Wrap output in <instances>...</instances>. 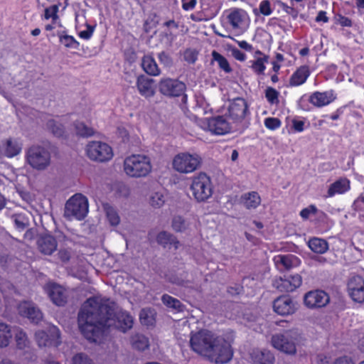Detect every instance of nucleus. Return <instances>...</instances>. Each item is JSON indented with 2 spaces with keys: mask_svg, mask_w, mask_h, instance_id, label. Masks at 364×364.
Returning a JSON list of instances; mask_svg holds the SVG:
<instances>
[{
  "mask_svg": "<svg viewBox=\"0 0 364 364\" xmlns=\"http://www.w3.org/2000/svg\"><path fill=\"white\" fill-rule=\"evenodd\" d=\"M246 16V12L241 9H233L230 14L228 15L227 18L228 19V22L231 25L233 29H237L240 27L242 23L243 22Z\"/></svg>",
  "mask_w": 364,
  "mask_h": 364,
  "instance_id": "c85d7f7f",
  "label": "nucleus"
},
{
  "mask_svg": "<svg viewBox=\"0 0 364 364\" xmlns=\"http://www.w3.org/2000/svg\"><path fill=\"white\" fill-rule=\"evenodd\" d=\"M274 311L279 315L287 316L294 314L296 309V303L289 296H282L273 302Z\"/></svg>",
  "mask_w": 364,
  "mask_h": 364,
  "instance_id": "dca6fc26",
  "label": "nucleus"
},
{
  "mask_svg": "<svg viewBox=\"0 0 364 364\" xmlns=\"http://www.w3.org/2000/svg\"><path fill=\"white\" fill-rule=\"evenodd\" d=\"M302 335L298 329H291L272 337V344L277 350L289 355H295L296 346L301 343Z\"/></svg>",
  "mask_w": 364,
  "mask_h": 364,
  "instance_id": "20e7f679",
  "label": "nucleus"
},
{
  "mask_svg": "<svg viewBox=\"0 0 364 364\" xmlns=\"http://www.w3.org/2000/svg\"><path fill=\"white\" fill-rule=\"evenodd\" d=\"M310 75L309 67L303 65L299 67L291 76L289 85L291 86H299L304 84Z\"/></svg>",
  "mask_w": 364,
  "mask_h": 364,
  "instance_id": "393cba45",
  "label": "nucleus"
},
{
  "mask_svg": "<svg viewBox=\"0 0 364 364\" xmlns=\"http://www.w3.org/2000/svg\"><path fill=\"white\" fill-rule=\"evenodd\" d=\"M316 361L317 364H328L329 363L328 358L323 354L318 355Z\"/></svg>",
  "mask_w": 364,
  "mask_h": 364,
  "instance_id": "338daca9",
  "label": "nucleus"
},
{
  "mask_svg": "<svg viewBox=\"0 0 364 364\" xmlns=\"http://www.w3.org/2000/svg\"><path fill=\"white\" fill-rule=\"evenodd\" d=\"M58 7L57 5H53L50 7H48L45 9L44 16L46 19H49L52 18L53 21H55L58 16Z\"/></svg>",
  "mask_w": 364,
  "mask_h": 364,
  "instance_id": "3c124183",
  "label": "nucleus"
},
{
  "mask_svg": "<svg viewBox=\"0 0 364 364\" xmlns=\"http://www.w3.org/2000/svg\"><path fill=\"white\" fill-rule=\"evenodd\" d=\"M317 210V208L314 205H311L309 207L301 210L300 212V215L304 219H308L311 214H316Z\"/></svg>",
  "mask_w": 364,
  "mask_h": 364,
  "instance_id": "5fc2aeb1",
  "label": "nucleus"
},
{
  "mask_svg": "<svg viewBox=\"0 0 364 364\" xmlns=\"http://www.w3.org/2000/svg\"><path fill=\"white\" fill-rule=\"evenodd\" d=\"M269 59L268 55H264L263 57H259L255 60L252 61L251 68L257 75H262L265 70L266 66L265 63H267Z\"/></svg>",
  "mask_w": 364,
  "mask_h": 364,
  "instance_id": "a19ab883",
  "label": "nucleus"
},
{
  "mask_svg": "<svg viewBox=\"0 0 364 364\" xmlns=\"http://www.w3.org/2000/svg\"><path fill=\"white\" fill-rule=\"evenodd\" d=\"M247 112V104L244 99L240 97L234 99L228 107V115L235 122L243 120Z\"/></svg>",
  "mask_w": 364,
  "mask_h": 364,
  "instance_id": "4468645a",
  "label": "nucleus"
},
{
  "mask_svg": "<svg viewBox=\"0 0 364 364\" xmlns=\"http://www.w3.org/2000/svg\"><path fill=\"white\" fill-rule=\"evenodd\" d=\"M158 87L159 92L168 97H179L184 94L186 89L185 83L170 77L161 78Z\"/></svg>",
  "mask_w": 364,
  "mask_h": 364,
  "instance_id": "9d476101",
  "label": "nucleus"
},
{
  "mask_svg": "<svg viewBox=\"0 0 364 364\" xmlns=\"http://www.w3.org/2000/svg\"><path fill=\"white\" fill-rule=\"evenodd\" d=\"M132 347L140 351L147 349L149 346L148 338L142 334H135L131 339Z\"/></svg>",
  "mask_w": 364,
  "mask_h": 364,
  "instance_id": "72a5a7b5",
  "label": "nucleus"
},
{
  "mask_svg": "<svg viewBox=\"0 0 364 364\" xmlns=\"http://www.w3.org/2000/svg\"><path fill=\"white\" fill-rule=\"evenodd\" d=\"M273 286L281 292H291L295 290L287 278L280 277L275 279Z\"/></svg>",
  "mask_w": 364,
  "mask_h": 364,
  "instance_id": "4c0bfd02",
  "label": "nucleus"
},
{
  "mask_svg": "<svg viewBox=\"0 0 364 364\" xmlns=\"http://www.w3.org/2000/svg\"><path fill=\"white\" fill-rule=\"evenodd\" d=\"M333 364H354L350 359L343 357L337 359Z\"/></svg>",
  "mask_w": 364,
  "mask_h": 364,
  "instance_id": "774afa93",
  "label": "nucleus"
},
{
  "mask_svg": "<svg viewBox=\"0 0 364 364\" xmlns=\"http://www.w3.org/2000/svg\"><path fill=\"white\" fill-rule=\"evenodd\" d=\"M196 0H182V8L185 11L192 10L196 5Z\"/></svg>",
  "mask_w": 364,
  "mask_h": 364,
  "instance_id": "052dcab7",
  "label": "nucleus"
},
{
  "mask_svg": "<svg viewBox=\"0 0 364 364\" xmlns=\"http://www.w3.org/2000/svg\"><path fill=\"white\" fill-rule=\"evenodd\" d=\"M350 189V181L347 178H340L331 184L327 192L328 197L336 194H343Z\"/></svg>",
  "mask_w": 364,
  "mask_h": 364,
  "instance_id": "bb28decb",
  "label": "nucleus"
},
{
  "mask_svg": "<svg viewBox=\"0 0 364 364\" xmlns=\"http://www.w3.org/2000/svg\"><path fill=\"white\" fill-rule=\"evenodd\" d=\"M88 213L87 198L81 193L73 196L65 203L64 216L72 220H78L84 219Z\"/></svg>",
  "mask_w": 364,
  "mask_h": 364,
  "instance_id": "423d86ee",
  "label": "nucleus"
},
{
  "mask_svg": "<svg viewBox=\"0 0 364 364\" xmlns=\"http://www.w3.org/2000/svg\"><path fill=\"white\" fill-rule=\"evenodd\" d=\"M60 43L66 48L78 49L80 43L74 38L73 36L67 34H58Z\"/></svg>",
  "mask_w": 364,
  "mask_h": 364,
  "instance_id": "37998d69",
  "label": "nucleus"
},
{
  "mask_svg": "<svg viewBox=\"0 0 364 364\" xmlns=\"http://www.w3.org/2000/svg\"><path fill=\"white\" fill-rule=\"evenodd\" d=\"M159 60L165 67H171L173 65V60L167 53L162 51L158 54Z\"/></svg>",
  "mask_w": 364,
  "mask_h": 364,
  "instance_id": "864d4df0",
  "label": "nucleus"
},
{
  "mask_svg": "<svg viewBox=\"0 0 364 364\" xmlns=\"http://www.w3.org/2000/svg\"><path fill=\"white\" fill-rule=\"evenodd\" d=\"M259 11L264 16H269L272 14L270 2L268 0L262 1L259 4Z\"/></svg>",
  "mask_w": 364,
  "mask_h": 364,
  "instance_id": "6e6d98bb",
  "label": "nucleus"
},
{
  "mask_svg": "<svg viewBox=\"0 0 364 364\" xmlns=\"http://www.w3.org/2000/svg\"><path fill=\"white\" fill-rule=\"evenodd\" d=\"M12 220L18 230H23L29 225V220L23 214L14 215Z\"/></svg>",
  "mask_w": 364,
  "mask_h": 364,
  "instance_id": "c03bdc74",
  "label": "nucleus"
},
{
  "mask_svg": "<svg viewBox=\"0 0 364 364\" xmlns=\"http://www.w3.org/2000/svg\"><path fill=\"white\" fill-rule=\"evenodd\" d=\"M265 127L271 130H274L281 126V121L278 118L268 117L264 119Z\"/></svg>",
  "mask_w": 364,
  "mask_h": 364,
  "instance_id": "603ef678",
  "label": "nucleus"
},
{
  "mask_svg": "<svg viewBox=\"0 0 364 364\" xmlns=\"http://www.w3.org/2000/svg\"><path fill=\"white\" fill-rule=\"evenodd\" d=\"M150 158L142 154H133L124 161V171L132 178L145 177L151 171Z\"/></svg>",
  "mask_w": 364,
  "mask_h": 364,
  "instance_id": "39448f33",
  "label": "nucleus"
},
{
  "mask_svg": "<svg viewBox=\"0 0 364 364\" xmlns=\"http://www.w3.org/2000/svg\"><path fill=\"white\" fill-rule=\"evenodd\" d=\"M21 149V145L16 140L9 138L2 141L1 151L5 156L11 158L19 154Z\"/></svg>",
  "mask_w": 364,
  "mask_h": 364,
  "instance_id": "5701e85b",
  "label": "nucleus"
},
{
  "mask_svg": "<svg viewBox=\"0 0 364 364\" xmlns=\"http://www.w3.org/2000/svg\"><path fill=\"white\" fill-rule=\"evenodd\" d=\"M336 99L332 90L321 92H315L309 97V102L317 107L326 106Z\"/></svg>",
  "mask_w": 364,
  "mask_h": 364,
  "instance_id": "4be33fe9",
  "label": "nucleus"
},
{
  "mask_svg": "<svg viewBox=\"0 0 364 364\" xmlns=\"http://www.w3.org/2000/svg\"><path fill=\"white\" fill-rule=\"evenodd\" d=\"M58 258L63 262H68L71 257V252L67 249H60L58 252Z\"/></svg>",
  "mask_w": 364,
  "mask_h": 364,
  "instance_id": "4d7b16f0",
  "label": "nucleus"
},
{
  "mask_svg": "<svg viewBox=\"0 0 364 364\" xmlns=\"http://www.w3.org/2000/svg\"><path fill=\"white\" fill-rule=\"evenodd\" d=\"M330 301L327 293L322 290L309 291L304 296V304L309 308H321L326 306Z\"/></svg>",
  "mask_w": 364,
  "mask_h": 364,
  "instance_id": "2eb2a0df",
  "label": "nucleus"
},
{
  "mask_svg": "<svg viewBox=\"0 0 364 364\" xmlns=\"http://www.w3.org/2000/svg\"><path fill=\"white\" fill-rule=\"evenodd\" d=\"M347 291L350 298L356 303H364V278L353 275L347 282Z\"/></svg>",
  "mask_w": 364,
  "mask_h": 364,
  "instance_id": "f8f14e48",
  "label": "nucleus"
},
{
  "mask_svg": "<svg viewBox=\"0 0 364 364\" xmlns=\"http://www.w3.org/2000/svg\"><path fill=\"white\" fill-rule=\"evenodd\" d=\"M156 242L164 247L171 248L172 246L176 250L180 245L177 238L166 231L160 232L156 236Z\"/></svg>",
  "mask_w": 364,
  "mask_h": 364,
  "instance_id": "a878e982",
  "label": "nucleus"
},
{
  "mask_svg": "<svg viewBox=\"0 0 364 364\" xmlns=\"http://www.w3.org/2000/svg\"><path fill=\"white\" fill-rule=\"evenodd\" d=\"M198 52L196 49L187 48L183 54V60L189 64H194L198 60Z\"/></svg>",
  "mask_w": 364,
  "mask_h": 364,
  "instance_id": "de8ad7c7",
  "label": "nucleus"
},
{
  "mask_svg": "<svg viewBox=\"0 0 364 364\" xmlns=\"http://www.w3.org/2000/svg\"><path fill=\"white\" fill-rule=\"evenodd\" d=\"M161 301L167 307L172 308L178 312H183L186 309L178 299L166 294L161 296Z\"/></svg>",
  "mask_w": 364,
  "mask_h": 364,
  "instance_id": "473e14b6",
  "label": "nucleus"
},
{
  "mask_svg": "<svg viewBox=\"0 0 364 364\" xmlns=\"http://www.w3.org/2000/svg\"><path fill=\"white\" fill-rule=\"evenodd\" d=\"M336 22L342 26L350 27L352 26V21L350 18L341 15L336 17Z\"/></svg>",
  "mask_w": 364,
  "mask_h": 364,
  "instance_id": "680f3d73",
  "label": "nucleus"
},
{
  "mask_svg": "<svg viewBox=\"0 0 364 364\" xmlns=\"http://www.w3.org/2000/svg\"><path fill=\"white\" fill-rule=\"evenodd\" d=\"M44 289L52 302L56 306H63L66 304L68 294L64 287L56 283L49 282Z\"/></svg>",
  "mask_w": 364,
  "mask_h": 364,
  "instance_id": "ddd939ff",
  "label": "nucleus"
},
{
  "mask_svg": "<svg viewBox=\"0 0 364 364\" xmlns=\"http://www.w3.org/2000/svg\"><path fill=\"white\" fill-rule=\"evenodd\" d=\"M154 83V79L143 75H139L136 80V87L139 94L145 98L154 97L155 95Z\"/></svg>",
  "mask_w": 364,
  "mask_h": 364,
  "instance_id": "6ab92c4d",
  "label": "nucleus"
},
{
  "mask_svg": "<svg viewBox=\"0 0 364 364\" xmlns=\"http://www.w3.org/2000/svg\"><path fill=\"white\" fill-rule=\"evenodd\" d=\"M193 198L198 202H205L213 195V186L209 176L205 173H200L194 176L190 186Z\"/></svg>",
  "mask_w": 364,
  "mask_h": 364,
  "instance_id": "0eeeda50",
  "label": "nucleus"
},
{
  "mask_svg": "<svg viewBox=\"0 0 364 364\" xmlns=\"http://www.w3.org/2000/svg\"><path fill=\"white\" fill-rule=\"evenodd\" d=\"M274 263L280 270H290L298 267L301 261L299 257L294 255H279L274 258Z\"/></svg>",
  "mask_w": 364,
  "mask_h": 364,
  "instance_id": "aec40b11",
  "label": "nucleus"
},
{
  "mask_svg": "<svg viewBox=\"0 0 364 364\" xmlns=\"http://www.w3.org/2000/svg\"><path fill=\"white\" fill-rule=\"evenodd\" d=\"M292 284L293 287L296 289L299 287L302 283L301 277L299 274H295L287 278Z\"/></svg>",
  "mask_w": 364,
  "mask_h": 364,
  "instance_id": "bf43d9fd",
  "label": "nucleus"
},
{
  "mask_svg": "<svg viewBox=\"0 0 364 364\" xmlns=\"http://www.w3.org/2000/svg\"><path fill=\"white\" fill-rule=\"evenodd\" d=\"M315 20L316 22L327 23L328 21V18L326 16V12L323 11H319Z\"/></svg>",
  "mask_w": 364,
  "mask_h": 364,
  "instance_id": "69168bd1",
  "label": "nucleus"
},
{
  "mask_svg": "<svg viewBox=\"0 0 364 364\" xmlns=\"http://www.w3.org/2000/svg\"><path fill=\"white\" fill-rule=\"evenodd\" d=\"M141 66L143 70L149 75L157 76L160 70L153 57L145 55L142 58Z\"/></svg>",
  "mask_w": 364,
  "mask_h": 364,
  "instance_id": "c756f323",
  "label": "nucleus"
},
{
  "mask_svg": "<svg viewBox=\"0 0 364 364\" xmlns=\"http://www.w3.org/2000/svg\"><path fill=\"white\" fill-rule=\"evenodd\" d=\"M25 162L33 170L46 171L51 165V153L45 146L33 144L25 151Z\"/></svg>",
  "mask_w": 364,
  "mask_h": 364,
  "instance_id": "7ed1b4c3",
  "label": "nucleus"
},
{
  "mask_svg": "<svg viewBox=\"0 0 364 364\" xmlns=\"http://www.w3.org/2000/svg\"><path fill=\"white\" fill-rule=\"evenodd\" d=\"M213 60L216 61L221 70L225 71L226 73L232 72V68L228 61V60L218 52L213 50L212 52Z\"/></svg>",
  "mask_w": 364,
  "mask_h": 364,
  "instance_id": "c9c22d12",
  "label": "nucleus"
},
{
  "mask_svg": "<svg viewBox=\"0 0 364 364\" xmlns=\"http://www.w3.org/2000/svg\"><path fill=\"white\" fill-rule=\"evenodd\" d=\"M94 27L87 24V29L79 33V36L83 39L89 40L92 36Z\"/></svg>",
  "mask_w": 364,
  "mask_h": 364,
  "instance_id": "13d9d810",
  "label": "nucleus"
},
{
  "mask_svg": "<svg viewBox=\"0 0 364 364\" xmlns=\"http://www.w3.org/2000/svg\"><path fill=\"white\" fill-rule=\"evenodd\" d=\"M38 250L43 255H50L57 249V241L51 235L41 236L37 241Z\"/></svg>",
  "mask_w": 364,
  "mask_h": 364,
  "instance_id": "412c9836",
  "label": "nucleus"
},
{
  "mask_svg": "<svg viewBox=\"0 0 364 364\" xmlns=\"http://www.w3.org/2000/svg\"><path fill=\"white\" fill-rule=\"evenodd\" d=\"M78 324L83 336L96 342L105 328H113L126 333L132 328L134 318L127 311L116 310L107 300L94 296L82 304L78 314Z\"/></svg>",
  "mask_w": 364,
  "mask_h": 364,
  "instance_id": "f257e3e1",
  "label": "nucleus"
},
{
  "mask_svg": "<svg viewBox=\"0 0 364 364\" xmlns=\"http://www.w3.org/2000/svg\"><path fill=\"white\" fill-rule=\"evenodd\" d=\"M190 345L194 352L216 363H228L233 355L230 342L206 329L192 333Z\"/></svg>",
  "mask_w": 364,
  "mask_h": 364,
  "instance_id": "f03ea898",
  "label": "nucleus"
},
{
  "mask_svg": "<svg viewBox=\"0 0 364 364\" xmlns=\"http://www.w3.org/2000/svg\"><path fill=\"white\" fill-rule=\"evenodd\" d=\"M15 339L18 349L23 350L29 346V340L26 333L21 328H17L15 333Z\"/></svg>",
  "mask_w": 364,
  "mask_h": 364,
  "instance_id": "58836bf2",
  "label": "nucleus"
},
{
  "mask_svg": "<svg viewBox=\"0 0 364 364\" xmlns=\"http://www.w3.org/2000/svg\"><path fill=\"white\" fill-rule=\"evenodd\" d=\"M86 153L91 160L98 162L107 161L113 157L112 147L106 143L98 141L89 142L86 146Z\"/></svg>",
  "mask_w": 364,
  "mask_h": 364,
  "instance_id": "1a4fd4ad",
  "label": "nucleus"
},
{
  "mask_svg": "<svg viewBox=\"0 0 364 364\" xmlns=\"http://www.w3.org/2000/svg\"><path fill=\"white\" fill-rule=\"evenodd\" d=\"M172 227L176 232H183L188 228V223L181 216H175L172 221Z\"/></svg>",
  "mask_w": 364,
  "mask_h": 364,
  "instance_id": "a18cd8bd",
  "label": "nucleus"
},
{
  "mask_svg": "<svg viewBox=\"0 0 364 364\" xmlns=\"http://www.w3.org/2000/svg\"><path fill=\"white\" fill-rule=\"evenodd\" d=\"M74 125L76 134L82 137L92 136L95 134L94 129L83 122H77Z\"/></svg>",
  "mask_w": 364,
  "mask_h": 364,
  "instance_id": "ea45409f",
  "label": "nucleus"
},
{
  "mask_svg": "<svg viewBox=\"0 0 364 364\" xmlns=\"http://www.w3.org/2000/svg\"><path fill=\"white\" fill-rule=\"evenodd\" d=\"M308 245L313 252L317 254H323L328 249V244L326 240L318 237L309 240Z\"/></svg>",
  "mask_w": 364,
  "mask_h": 364,
  "instance_id": "7c9ffc66",
  "label": "nucleus"
},
{
  "mask_svg": "<svg viewBox=\"0 0 364 364\" xmlns=\"http://www.w3.org/2000/svg\"><path fill=\"white\" fill-rule=\"evenodd\" d=\"M250 356L254 364H273L274 361L273 354L267 350H253Z\"/></svg>",
  "mask_w": 364,
  "mask_h": 364,
  "instance_id": "b1692460",
  "label": "nucleus"
},
{
  "mask_svg": "<svg viewBox=\"0 0 364 364\" xmlns=\"http://www.w3.org/2000/svg\"><path fill=\"white\" fill-rule=\"evenodd\" d=\"M35 338L39 347L58 346L60 340V331L55 326H49L46 331H38L35 333Z\"/></svg>",
  "mask_w": 364,
  "mask_h": 364,
  "instance_id": "9b49d317",
  "label": "nucleus"
},
{
  "mask_svg": "<svg viewBox=\"0 0 364 364\" xmlns=\"http://www.w3.org/2000/svg\"><path fill=\"white\" fill-rule=\"evenodd\" d=\"M149 202L153 208H159L165 203V196L161 191L153 192L149 196Z\"/></svg>",
  "mask_w": 364,
  "mask_h": 364,
  "instance_id": "79ce46f5",
  "label": "nucleus"
},
{
  "mask_svg": "<svg viewBox=\"0 0 364 364\" xmlns=\"http://www.w3.org/2000/svg\"><path fill=\"white\" fill-rule=\"evenodd\" d=\"M152 311L149 309H143L139 314V318L141 323L150 325L152 322Z\"/></svg>",
  "mask_w": 364,
  "mask_h": 364,
  "instance_id": "8fccbe9b",
  "label": "nucleus"
},
{
  "mask_svg": "<svg viewBox=\"0 0 364 364\" xmlns=\"http://www.w3.org/2000/svg\"><path fill=\"white\" fill-rule=\"evenodd\" d=\"M232 56L237 60L244 61L246 59V55L237 48L231 50Z\"/></svg>",
  "mask_w": 364,
  "mask_h": 364,
  "instance_id": "e2e57ef3",
  "label": "nucleus"
},
{
  "mask_svg": "<svg viewBox=\"0 0 364 364\" xmlns=\"http://www.w3.org/2000/svg\"><path fill=\"white\" fill-rule=\"evenodd\" d=\"M201 157L197 154L180 153L173 159V168L181 173H190L200 168Z\"/></svg>",
  "mask_w": 364,
  "mask_h": 364,
  "instance_id": "6e6552de",
  "label": "nucleus"
},
{
  "mask_svg": "<svg viewBox=\"0 0 364 364\" xmlns=\"http://www.w3.org/2000/svg\"><path fill=\"white\" fill-rule=\"evenodd\" d=\"M46 127L57 137L63 136L65 133L64 126L55 119H49L47 122Z\"/></svg>",
  "mask_w": 364,
  "mask_h": 364,
  "instance_id": "f704fd0d",
  "label": "nucleus"
},
{
  "mask_svg": "<svg viewBox=\"0 0 364 364\" xmlns=\"http://www.w3.org/2000/svg\"><path fill=\"white\" fill-rule=\"evenodd\" d=\"M102 207L109 224L112 226L118 225L120 218L117 210L109 203H104Z\"/></svg>",
  "mask_w": 364,
  "mask_h": 364,
  "instance_id": "2f4dec72",
  "label": "nucleus"
},
{
  "mask_svg": "<svg viewBox=\"0 0 364 364\" xmlns=\"http://www.w3.org/2000/svg\"><path fill=\"white\" fill-rule=\"evenodd\" d=\"M241 203L247 209H255L261 203L259 195L256 191L246 193L241 196Z\"/></svg>",
  "mask_w": 364,
  "mask_h": 364,
  "instance_id": "cd10ccee",
  "label": "nucleus"
},
{
  "mask_svg": "<svg viewBox=\"0 0 364 364\" xmlns=\"http://www.w3.org/2000/svg\"><path fill=\"white\" fill-rule=\"evenodd\" d=\"M11 338V333L9 326L0 323V347H6Z\"/></svg>",
  "mask_w": 364,
  "mask_h": 364,
  "instance_id": "e433bc0d",
  "label": "nucleus"
},
{
  "mask_svg": "<svg viewBox=\"0 0 364 364\" xmlns=\"http://www.w3.org/2000/svg\"><path fill=\"white\" fill-rule=\"evenodd\" d=\"M207 129L213 134L223 135L228 133L231 127L223 116H217L207 119Z\"/></svg>",
  "mask_w": 364,
  "mask_h": 364,
  "instance_id": "f3484780",
  "label": "nucleus"
},
{
  "mask_svg": "<svg viewBox=\"0 0 364 364\" xmlns=\"http://www.w3.org/2000/svg\"><path fill=\"white\" fill-rule=\"evenodd\" d=\"M279 92L272 87H268L265 90V97L267 101L272 105L279 103Z\"/></svg>",
  "mask_w": 364,
  "mask_h": 364,
  "instance_id": "49530a36",
  "label": "nucleus"
},
{
  "mask_svg": "<svg viewBox=\"0 0 364 364\" xmlns=\"http://www.w3.org/2000/svg\"><path fill=\"white\" fill-rule=\"evenodd\" d=\"M18 311L20 315L28 318L34 323H38L43 318L40 309L31 302L23 301L20 303L18 306Z\"/></svg>",
  "mask_w": 364,
  "mask_h": 364,
  "instance_id": "a211bd4d",
  "label": "nucleus"
},
{
  "mask_svg": "<svg viewBox=\"0 0 364 364\" xmlns=\"http://www.w3.org/2000/svg\"><path fill=\"white\" fill-rule=\"evenodd\" d=\"M72 364H95L87 355L80 353L73 357Z\"/></svg>",
  "mask_w": 364,
  "mask_h": 364,
  "instance_id": "09e8293b",
  "label": "nucleus"
},
{
  "mask_svg": "<svg viewBox=\"0 0 364 364\" xmlns=\"http://www.w3.org/2000/svg\"><path fill=\"white\" fill-rule=\"evenodd\" d=\"M292 124L296 132H301L304 130V122L303 121L294 119Z\"/></svg>",
  "mask_w": 364,
  "mask_h": 364,
  "instance_id": "0e129e2a",
  "label": "nucleus"
}]
</instances>
